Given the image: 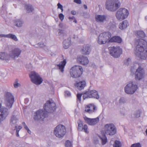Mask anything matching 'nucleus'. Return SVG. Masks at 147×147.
<instances>
[{
  "instance_id": "nucleus-1",
  "label": "nucleus",
  "mask_w": 147,
  "mask_h": 147,
  "mask_svg": "<svg viewBox=\"0 0 147 147\" xmlns=\"http://www.w3.org/2000/svg\"><path fill=\"white\" fill-rule=\"evenodd\" d=\"M55 103L52 100H48L44 106L45 111L39 109L34 113V119H43L48 116V113H53L56 109Z\"/></svg>"
},
{
  "instance_id": "nucleus-2",
  "label": "nucleus",
  "mask_w": 147,
  "mask_h": 147,
  "mask_svg": "<svg viewBox=\"0 0 147 147\" xmlns=\"http://www.w3.org/2000/svg\"><path fill=\"white\" fill-rule=\"evenodd\" d=\"M119 0H106L105 3V9L108 11L115 12L121 6Z\"/></svg>"
},
{
  "instance_id": "nucleus-3",
  "label": "nucleus",
  "mask_w": 147,
  "mask_h": 147,
  "mask_svg": "<svg viewBox=\"0 0 147 147\" xmlns=\"http://www.w3.org/2000/svg\"><path fill=\"white\" fill-rule=\"evenodd\" d=\"M83 71V69L82 66L79 65H75L70 69V75L73 78H78L81 76Z\"/></svg>"
},
{
  "instance_id": "nucleus-4",
  "label": "nucleus",
  "mask_w": 147,
  "mask_h": 147,
  "mask_svg": "<svg viewBox=\"0 0 147 147\" xmlns=\"http://www.w3.org/2000/svg\"><path fill=\"white\" fill-rule=\"evenodd\" d=\"M103 132L102 134L105 133L110 136L114 135L116 133V129L115 126L113 124H107L104 127Z\"/></svg>"
},
{
  "instance_id": "nucleus-5",
  "label": "nucleus",
  "mask_w": 147,
  "mask_h": 147,
  "mask_svg": "<svg viewBox=\"0 0 147 147\" xmlns=\"http://www.w3.org/2000/svg\"><path fill=\"white\" fill-rule=\"evenodd\" d=\"M129 14L127 9L125 8H120L118 9L115 13V16L119 20H122L126 18Z\"/></svg>"
},
{
  "instance_id": "nucleus-6",
  "label": "nucleus",
  "mask_w": 147,
  "mask_h": 147,
  "mask_svg": "<svg viewBox=\"0 0 147 147\" xmlns=\"http://www.w3.org/2000/svg\"><path fill=\"white\" fill-rule=\"evenodd\" d=\"M138 88V86L133 82H129L125 86L124 90L127 94H134Z\"/></svg>"
},
{
  "instance_id": "nucleus-7",
  "label": "nucleus",
  "mask_w": 147,
  "mask_h": 147,
  "mask_svg": "<svg viewBox=\"0 0 147 147\" xmlns=\"http://www.w3.org/2000/svg\"><path fill=\"white\" fill-rule=\"evenodd\" d=\"M66 131V129L65 127L62 125L60 124L55 127L54 133L56 137L61 138L64 136Z\"/></svg>"
},
{
  "instance_id": "nucleus-8",
  "label": "nucleus",
  "mask_w": 147,
  "mask_h": 147,
  "mask_svg": "<svg viewBox=\"0 0 147 147\" xmlns=\"http://www.w3.org/2000/svg\"><path fill=\"white\" fill-rule=\"evenodd\" d=\"M111 36V34L109 32L101 33L98 37V42L99 44H104L109 39Z\"/></svg>"
},
{
  "instance_id": "nucleus-9",
  "label": "nucleus",
  "mask_w": 147,
  "mask_h": 147,
  "mask_svg": "<svg viewBox=\"0 0 147 147\" xmlns=\"http://www.w3.org/2000/svg\"><path fill=\"white\" fill-rule=\"evenodd\" d=\"M110 55L114 58H118L122 54V49L119 47L113 46L109 48Z\"/></svg>"
},
{
  "instance_id": "nucleus-10",
  "label": "nucleus",
  "mask_w": 147,
  "mask_h": 147,
  "mask_svg": "<svg viewBox=\"0 0 147 147\" xmlns=\"http://www.w3.org/2000/svg\"><path fill=\"white\" fill-rule=\"evenodd\" d=\"M29 76L32 82L36 85H40L43 80L40 76L35 72L32 71L29 74Z\"/></svg>"
},
{
  "instance_id": "nucleus-11",
  "label": "nucleus",
  "mask_w": 147,
  "mask_h": 147,
  "mask_svg": "<svg viewBox=\"0 0 147 147\" xmlns=\"http://www.w3.org/2000/svg\"><path fill=\"white\" fill-rule=\"evenodd\" d=\"M5 98L7 106L11 108L14 102V96L11 93L7 92L5 95Z\"/></svg>"
},
{
  "instance_id": "nucleus-12",
  "label": "nucleus",
  "mask_w": 147,
  "mask_h": 147,
  "mask_svg": "<svg viewBox=\"0 0 147 147\" xmlns=\"http://www.w3.org/2000/svg\"><path fill=\"white\" fill-rule=\"evenodd\" d=\"M144 70L143 68L139 66L135 72V79L137 80H140L144 78Z\"/></svg>"
},
{
  "instance_id": "nucleus-13",
  "label": "nucleus",
  "mask_w": 147,
  "mask_h": 147,
  "mask_svg": "<svg viewBox=\"0 0 147 147\" xmlns=\"http://www.w3.org/2000/svg\"><path fill=\"white\" fill-rule=\"evenodd\" d=\"M21 52V50L19 48H16L12 50L9 53L10 60L11 58L15 59L18 57Z\"/></svg>"
},
{
  "instance_id": "nucleus-14",
  "label": "nucleus",
  "mask_w": 147,
  "mask_h": 147,
  "mask_svg": "<svg viewBox=\"0 0 147 147\" xmlns=\"http://www.w3.org/2000/svg\"><path fill=\"white\" fill-rule=\"evenodd\" d=\"M1 104L0 103V119H5L9 114L8 110L6 108H2Z\"/></svg>"
},
{
  "instance_id": "nucleus-15",
  "label": "nucleus",
  "mask_w": 147,
  "mask_h": 147,
  "mask_svg": "<svg viewBox=\"0 0 147 147\" xmlns=\"http://www.w3.org/2000/svg\"><path fill=\"white\" fill-rule=\"evenodd\" d=\"M97 110L96 107L93 104H89L85 107V111L89 113H92Z\"/></svg>"
},
{
  "instance_id": "nucleus-16",
  "label": "nucleus",
  "mask_w": 147,
  "mask_h": 147,
  "mask_svg": "<svg viewBox=\"0 0 147 147\" xmlns=\"http://www.w3.org/2000/svg\"><path fill=\"white\" fill-rule=\"evenodd\" d=\"M78 129L84 131L85 133L88 134V126L87 125L85 124L84 126L81 120H79L78 121Z\"/></svg>"
},
{
  "instance_id": "nucleus-17",
  "label": "nucleus",
  "mask_w": 147,
  "mask_h": 147,
  "mask_svg": "<svg viewBox=\"0 0 147 147\" xmlns=\"http://www.w3.org/2000/svg\"><path fill=\"white\" fill-rule=\"evenodd\" d=\"M77 61L78 63L84 65H87L89 62L88 59L87 57L83 56L78 57Z\"/></svg>"
},
{
  "instance_id": "nucleus-18",
  "label": "nucleus",
  "mask_w": 147,
  "mask_h": 147,
  "mask_svg": "<svg viewBox=\"0 0 147 147\" xmlns=\"http://www.w3.org/2000/svg\"><path fill=\"white\" fill-rule=\"evenodd\" d=\"M76 88L78 90H81L84 88L86 86V82L85 80L79 82H76L74 85Z\"/></svg>"
},
{
  "instance_id": "nucleus-19",
  "label": "nucleus",
  "mask_w": 147,
  "mask_h": 147,
  "mask_svg": "<svg viewBox=\"0 0 147 147\" xmlns=\"http://www.w3.org/2000/svg\"><path fill=\"white\" fill-rule=\"evenodd\" d=\"M107 17L105 15H96V21L99 23H103L106 20Z\"/></svg>"
},
{
  "instance_id": "nucleus-20",
  "label": "nucleus",
  "mask_w": 147,
  "mask_h": 147,
  "mask_svg": "<svg viewBox=\"0 0 147 147\" xmlns=\"http://www.w3.org/2000/svg\"><path fill=\"white\" fill-rule=\"evenodd\" d=\"M90 51V48L88 45H84L81 50L82 54L84 55L89 54Z\"/></svg>"
},
{
  "instance_id": "nucleus-21",
  "label": "nucleus",
  "mask_w": 147,
  "mask_h": 147,
  "mask_svg": "<svg viewBox=\"0 0 147 147\" xmlns=\"http://www.w3.org/2000/svg\"><path fill=\"white\" fill-rule=\"evenodd\" d=\"M0 59L5 60L7 62L10 60L9 54L4 52L0 53Z\"/></svg>"
},
{
  "instance_id": "nucleus-22",
  "label": "nucleus",
  "mask_w": 147,
  "mask_h": 147,
  "mask_svg": "<svg viewBox=\"0 0 147 147\" xmlns=\"http://www.w3.org/2000/svg\"><path fill=\"white\" fill-rule=\"evenodd\" d=\"M66 63V60L64 59L63 61H61L59 64L57 65L59 69L61 72H63L64 68Z\"/></svg>"
},
{
  "instance_id": "nucleus-23",
  "label": "nucleus",
  "mask_w": 147,
  "mask_h": 147,
  "mask_svg": "<svg viewBox=\"0 0 147 147\" xmlns=\"http://www.w3.org/2000/svg\"><path fill=\"white\" fill-rule=\"evenodd\" d=\"M122 41V39L118 36H114L110 38L109 41L111 42H117L121 43Z\"/></svg>"
},
{
  "instance_id": "nucleus-24",
  "label": "nucleus",
  "mask_w": 147,
  "mask_h": 147,
  "mask_svg": "<svg viewBox=\"0 0 147 147\" xmlns=\"http://www.w3.org/2000/svg\"><path fill=\"white\" fill-rule=\"evenodd\" d=\"M129 24L127 20L123 21L119 24V28L121 29L122 30L126 28L129 26Z\"/></svg>"
},
{
  "instance_id": "nucleus-25",
  "label": "nucleus",
  "mask_w": 147,
  "mask_h": 147,
  "mask_svg": "<svg viewBox=\"0 0 147 147\" xmlns=\"http://www.w3.org/2000/svg\"><path fill=\"white\" fill-rule=\"evenodd\" d=\"M71 43V38H68L65 39L63 42V45L65 49L68 48L70 46Z\"/></svg>"
},
{
  "instance_id": "nucleus-26",
  "label": "nucleus",
  "mask_w": 147,
  "mask_h": 147,
  "mask_svg": "<svg viewBox=\"0 0 147 147\" xmlns=\"http://www.w3.org/2000/svg\"><path fill=\"white\" fill-rule=\"evenodd\" d=\"M91 98H94L98 99L99 98L98 92L95 90H90Z\"/></svg>"
},
{
  "instance_id": "nucleus-27",
  "label": "nucleus",
  "mask_w": 147,
  "mask_h": 147,
  "mask_svg": "<svg viewBox=\"0 0 147 147\" xmlns=\"http://www.w3.org/2000/svg\"><path fill=\"white\" fill-rule=\"evenodd\" d=\"M14 23L15 25L18 27H22L24 24L23 21L20 19H17L14 20Z\"/></svg>"
},
{
  "instance_id": "nucleus-28",
  "label": "nucleus",
  "mask_w": 147,
  "mask_h": 147,
  "mask_svg": "<svg viewBox=\"0 0 147 147\" xmlns=\"http://www.w3.org/2000/svg\"><path fill=\"white\" fill-rule=\"evenodd\" d=\"M83 98L84 100L86 98H91L90 90H88V91L84 92L83 94Z\"/></svg>"
},
{
  "instance_id": "nucleus-29",
  "label": "nucleus",
  "mask_w": 147,
  "mask_h": 147,
  "mask_svg": "<svg viewBox=\"0 0 147 147\" xmlns=\"http://www.w3.org/2000/svg\"><path fill=\"white\" fill-rule=\"evenodd\" d=\"M25 8L26 10V12L27 13H31L32 12L34 9L32 5L28 4L25 6Z\"/></svg>"
},
{
  "instance_id": "nucleus-30",
  "label": "nucleus",
  "mask_w": 147,
  "mask_h": 147,
  "mask_svg": "<svg viewBox=\"0 0 147 147\" xmlns=\"http://www.w3.org/2000/svg\"><path fill=\"white\" fill-rule=\"evenodd\" d=\"M108 28L109 29L112 30L116 28V25L115 22L114 21L110 22L108 24Z\"/></svg>"
},
{
  "instance_id": "nucleus-31",
  "label": "nucleus",
  "mask_w": 147,
  "mask_h": 147,
  "mask_svg": "<svg viewBox=\"0 0 147 147\" xmlns=\"http://www.w3.org/2000/svg\"><path fill=\"white\" fill-rule=\"evenodd\" d=\"M7 38L12 39L15 41H18V40L16 36L13 34L10 33L7 34Z\"/></svg>"
},
{
  "instance_id": "nucleus-32",
  "label": "nucleus",
  "mask_w": 147,
  "mask_h": 147,
  "mask_svg": "<svg viewBox=\"0 0 147 147\" xmlns=\"http://www.w3.org/2000/svg\"><path fill=\"white\" fill-rule=\"evenodd\" d=\"M86 122L90 125H93L98 123L99 120H85Z\"/></svg>"
},
{
  "instance_id": "nucleus-33",
  "label": "nucleus",
  "mask_w": 147,
  "mask_h": 147,
  "mask_svg": "<svg viewBox=\"0 0 147 147\" xmlns=\"http://www.w3.org/2000/svg\"><path fill=\"white\" fill-rule=\"evenodd\" d=\"M100 139L102 141V144L104 145L106 144L107 141V139L105 134L102 135V136L100 137Z\"/></svg>"
},
{
  "instance_id": "nucleus-34",
  "label": "nucleus",
  "mask_w": 147,
  "mask_h": 147,
  "mask_svg": "<svg viewBox=\"0 0 147 147\" xmlns=\"http://www.w3.org/2000/svg\"><path fill=\"white\" fill-rule=\"evenodd\" d=\"M19 116L18 112H14L11 117V119H19Z\"/></svg>"
},
{
  "instance_id": "nucleus-35",
  "label": "nucleus",
  "mask_w": 147,
  "mask_h": 147,
  "mask_svg": "<svg viewBox=\"0 0 147 147\" xmlns=\"http://www.w3.org/2000/svg\"><path fill=\"white\" fill-rule=\"evenodd\" d=\"M137 35L138 36L142 38L145 36V34L144 32L142 31H138L137 32Z\"/></svg>"
},
{
  "instance_id": "nucleus-36",
  "label": "nucleus",
  "mask_w": 147,
  "mask_h": 147,
  "mask_svg": "<svg viewBox=\"0 0 147 147\" xmlns=\"http://www.w3.org/2000/svg\"><path fill=\"white\" fill-rule=\"evenodd\" d=\"M84 119H86L84 117ZM104 119V117L103 116V114H101L100 115L98 116V117H96L95 118H86V119Z\"/></svg>"
},
{
  "instance_id": "nucleus-37",
  "label": "nucleus",
  "mask_w": 147,
  "mask_h": 147,
  "mask_svg": "<svg viewBox=\"0 0 147 147\" xmlns=\"http://www.w3.org/2000/svg\"><path fill=\"white\" fill-rule=\"evenodd\" d=\"M113 147H121V142L117 140H116L114 144L113 145Z\"/></svg>"
},
{
  "instance_id": "nucleus-38",
  "label": "nucleus",
  "mask_w": 147,
  "mask_h": 147,
  "mask_svg": "<svg viewBox=\"0 0 147 147\" xmlns=\"http://www.w3.org/2000/svg\"><path fill=\"white\" fill-rule=\"evenodd\" d=\"M18 82V79H16L13 83V86L15 88H17L20 86V84Z\"/></svg>"
},
{
  "instance_id": "nucleus-39",
  "label": "nucleus",
  "mask_w": 147,
  "mask_h": 147,
  "mask_svg": "<svg viewBox=\"0 0 147 147\" xmlns=\"http://www.w3.org/2000/svg\"><path fill=\"white\" fill-rule=\"evenodd\" d=\"M141 113L142 111L140 110H138L136 111V112L134 114V116L136 118L140 117Z\"/></svg>"
},
{
  "instance_id": "nucleus-40",
  "label": "nucleus",
  "mask_w": 147,
  "mask_h": 147,
  "mask_svg": "<svg viewBox=\"0 0 147 147\" xmlns=\"http://www.w3.org/2000/svg\"><path fill=\"white\" fill-rule=\"evenodd\" d=\"M126 102L125 99L124 97L121 98L119 100V102L120 104H124Z\"/></svg>"
},
{
  "instance_id": "nucleus-41",
  "label": "nucleus",
  "mask_w": 147,
  "mask_h": 147,
  "mask_svg": "<svg viewBox=\"0 0 147 147\" xmlns=\"http://www.w3.org/2000/svg\"><path fill=\"white\" fill-rule=\"evenodd\" d=\"M131 62V59L129 58H128L124 61V64L126 65H128Z\"/></svg>"
},
{
  "instance_id": "nucleus-42",
  "label": "nucleus",
  "mask_w": 147,
  "mask_h": 147,
  "mask_svg": "<svg viewBox=\"0 0 147 147\" xmlns=\"http://www.w3.org/2000/svg\"><path fill=\"white\" fill-rule=\"evenodd\" d=\"M65 147H71V142L69 140H67L65 142Z\"/></svg>"
},
{
  "instance_id": "nucleus-43",
  "label": "nucleus",
  "mask_w": 147,
  "mask_h": 147,
  "mask_svg": "<svg viewBox=\"0 0 147 147\" xmlns=\"http://www.w3.org/2000/svg\"><path fill=\"white\" fill-rule=\"evenodd\" d=\"M131 147H141V146L139 143H136L132 144Z\"/></svg>"
},
{
  "instance_id": "nucleus-44",
  "label": "nucleus",
  "mask_w": 147,
  "mask_h": 147,
  "mask_svg": "<svg viewBox=\"0 0 147 147\" xmlns=\"http://www.w3.org/2000/svg\"><path fill=\"white\" fill-rule=\"evenodd\" d=\"M59 31L58 32V34L59 35H61L63 36L64 34V30H63L59 29Z\"/></svg>"
},
{
  "instance_id": "nucleus-45",
  "label": "nucleus",
  "mask_w": 147,
  "mask_h": 147,
  "mask_svg": "<svg viewBox=\"0 0 147 147\" xmlns=\"http://www.w3.org/2000/svg\"><path fill=\"white\" fill-rule=\"evenodd\" d=\"M38 45L39 47L41 48H44L46 47V45L42 42H39L38 43Z\"/></svg>"
},
{
  "instance_id": "nucleus-46",
  "label": "nucleus",
  "mask_w": 147,
  "mask_h": 147,
  "mask_svg": "<svg viewBox=\"0 0 147 147\" xmlns=\"http://www.w3.org/2000/svg\"><path fill=\"white\" fill-rule=\"evenodd\" d=\"M82 96V94H78L77 95V99L79 100V101L80 102L81 101V97Z\"/></svg>"
},
{
  "instance_id": "nucleus-47",
  "label": "nucleus",
  "mask_w": 147,
  "mask_h": 147,
  "mask_svg": "<svg viewBox=\"0 0 147 147\" xmlns=\"http://www.w3.org/2000/svg\"><path fill=\"white\" fill-rule=\"evenodd\" d=\"M59 17L60 20L62 21L64 18V16L62 13H60L59 15Z\"/></svg>"
},
{
  "instance_id": "nucleus-48",
  "label": "nucleus",
  "mask_w": 147,
  "mask_h": 147,
  "mask_svg": "<svg viewBox=\"0 0 147 147\" xmlns=\"http://www.w3.org/2000/svg\"><path fill=\"white\" fill-rule=\"evenodd\" d=\"M15 128L16 129V131L19 132L20 130L22 128V126H19L17 128V126H16Z\"/></svg>"
},
{
  "instance_id": "nucleus-49",
  "label": "nucleus",
  "mask_w": 147,
  "mask_h": 147,
  "mask_svg": "<svg viewBox=\"0 0 147 147\" xmlns=\"http://www.w3.org/2000/svg\"><path fill=\"white\" fill-rule=\"evenodd\" d=\"M65 96H69L71 95L70 92L68 91H65Z\"/></svg>"
},
{
  "instance_id": "nucleus-50",
  "label": "nucleus",
  "mask_w": 147,
  "mask_h": 147,
  "mask_svg": "<svg viewBox=\"0 0 147 147\" xmlns=\"http://www.w3.org/2000/svg\"><path fill=\"white\" fill-rule=\"evenodd\" d=\"M74 2L77 4H80L82 2L81 0H74Z\"/></svg>"
},
{
  "instance_id": "nucleus-51",
  "label": "nucleus",
  "mask_w": 147,
  "mask_h": 147,
  "mask_svg": "<svg viewBox=\"0 0 147 147\" xmlns=\"http://www.w3.org/2000/svg\"><path fill=\"white\" fill-rule=\"evenodd\" d=\"M57 6H58V8L60 9H62V8H63L62 5L59 3H58Z\"/></svg>"
},
{
  "instance_id": "nucleus-52",
  "label": "nucleus",
  "mask_w": 147,
  "mask_h": 147,
  "mask_svg": "<svg viewBox=\"0 0 147 147\" xmlns=\"http://www.w3.org/2000/svg\"><path fill=\"white\" fill-rule=\"evenodd\" d=\"M5 37L7 38V34H0V38Z\"/></svg>"
},
{
  "instance_id": "nucleus-53",
  "label": "nucleus",
  "mask_w": 147,
  "mask_h": 147,
  "mask_svg": "<svg viewBox=\"0 0 147 147\" xmlns=\"http://www.w3.org/2000/svg\"><path fill=\"white\" fill-rule=\"evenodd\" d=\"M71 13L72 15H75L76 14V12L74 11H71Z\"/></svg>"
},
{
  "instance_id": "nucleus-54",
  "label": "nucleus",
  "mask_w": 147,
  "mask_h": 147,
  "mask_svg": "<svg viewBox=\"0 0 147 147\" xmlns=\"http://www.w3.org/2000/svg\"><path fill=\"white\" fill-rule=\"evenodd\" d=\"M69 19H72V20H74L75 19L74 17L73 16L71 17H69Z\"/></svg>"
},
{
  "instance_id": "nucleus-55",
  "label": "nucleus",
  "mask_w": 147,
  "mask_h": 147,
  "mask_svg": "<svg viewBox=\"0 0 147 147\" xmlns=\"http://www.w3.org/2000/svg\"><path fill=\"white\" fill-rule=\"evenodd\" d=\"M59 26L60 28H63V24H62V23H60L59 24Z\"/></svg>"
},
{
  "instance_id": "nucleus-56",
  "label": "nucleus",
  "mask_w": 147,
  "mask_h": 147,
  "mask_svg": "<svg viewBox=\"0 0 147 147\" xmlns=\"http://www.w3.org/2000/svg\"><path fill=\"white\" fill-rule=\"evenodd\" d=\"M19 132H17L16 131V136L17 137H19Z\"/></svg>"
},
{
  "instance_id": "nucleus-57",
  "label": "nucleus",
  "mask_w": 147,
  "mask_h": 147,
  "mask_svg": "<svg viewBox=\"0 0 147 147\" xmlns=\"http://www.w3.org/2000/svg\"><path fill=\"white\" fill-rule=\"evenodd\" d=\"M24 128L27 130L28 129H29L28 126L26 125H25L24 126Z\"/></svg>"
},
{
  "instance_id": "nucleus-58",
  "label": "nucleus",
  "mask_w": 147,
  "mask_h": 147,
  "mask_svg": "<svg viewBox=\"0 0 147 147\" xmlns=\"http://www.w3.org/2000/svg\"><path fill=\"white\" fill-rule=\"evenodd\" d=\"M27 131L29 133V134H30L31 133V131L30 130V129H28L27 130Z\"/></svg>"
},
{
  "instance_id": "nucleus-59",
  "label": "nucleus",
  "mask_w": 147,
  "mask_h": 147,
  "mask_svg": "<svg viewBox=\"0 0 147 147\" xmlns=\"http://www.w3.org/2000/svg\"><path fill=\"white\" fill-rule=\"evenodd\" d=\"M84 7L85 9H87V7L86 5H84Z\"/></svg>"
},
{
  "instance_id": "nucleus-60",
  "label": "nucleus",
  "mask_w": 147,
  "mask_h": 147,
  "mask_svg": "<svg viewBox=\"0 0 147 147\" xmlns=\"http://www.w3.org/2000/svg\"><path fill=\"white\" fill-rule=\"evenodd\" d=\"M76 36L75 35H74H74H73V37H72V38H73V39H75V38H76Z\"/></svg>"
},
{
  "instance_id": "nucleus-61",
  "label": "nucleus",
  "mask_w": 147,
  "mask_h": 147,
  "mask_svg": "<svg viewBox=\"0 0 147 147\" xmlns=\"http://www.w3.org/2000/svg\"><path fill=\"white\" fill-rule=\"evenodd\" d=\"M22 125H23L24 126H24H25V125H26L24 122H22Z\"/></svg>"
},
{
  "instance_id": "nucleus-62",
  "label": "nucleus",
  "mask_w": 147,
  "mask_h": 147,
  "mask_svg": "<svg viewBox=\"0 0 147 147\" xmlns=\"http://www.w3.org/2000/svg\"><path fill=\"white\" fill-rule=\"evenodd\" d=\"M73 22H75V23H77V21L75 19H74V20L73 21Z\"/></svg>"
},
{
  "instance_id": "nucleus-63",
  "label": "nucleus",
  "mask_w": 147,
  "mask_h": 147,
  "mask_svg": "<svg viewBox=\"0 0 147 147\" xmlns=\"http://www.w3.org/2000/svg\"><path fill=\"white\" fill-rule=\"evenodd\" d=\"M61 9V12H62L63 11V8H62V9Z\"/></svg>"
},
{
  "instance_id": "nucleus-64",
  "label": "nucleus",
  "mask_w": 147,
  "mask_h": 147,
  "mask_svg": "<svg viewBox=\"0 0 147 147\" xmlns=\"http://www.w3.org/2000/svg\"><path fill=\"white\" fill-rule=\"evenodd\" d=\"M146 134L147 135V129H146Z\"/></svg>"
}]
</instances>
